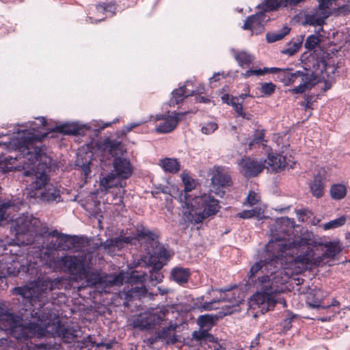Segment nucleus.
I'll list each match as a JSON object with an SVG mask.
<instances>
[{"instance_id": "1", "label": "nucleus", "mask_w": 350, "mask_h": 350, "mask_svg": "<svg viewBox=\"0 0 350 350\" xmlns=\"http://www.w3.org/2000/svg\"><path fill=\"white\" fill-rule=\"evenodd\" d=\"M340 251L338 241L321 243L308 232L293 239L273 237L265 247V259L250 269V279L258 290L250 301V307H258L265 313L276 303L285 306V301L275 296L285 290L284 284L292 275L329 262Z\"/></svg>"}, {"instance_id": "2", "label": "nucleus", "mask_w": 350, "mask_h": 350, "mask_svg": "<svg viewBox=\"0 0 350 350\" xmlns=\"http://www.w3.org/2000/svg\"><path fill=\"white\" fill-rule=\"evenodd\" d=\"M39 219L31 215H23L14 223L16 240L10 242V245H31L28 250L35 249V254L41 264L55 272L69 274L71 281L82 282L80 290L85 286H94L100 293H108L113 286L122 284L124 273L118 274L100 273L95 271L85 258L81 256L64 255L56 256L59 250L57 239L50 236H43L39 232L40 227Z\"/></svg>"}, {"instance_id": "3", "label": "nucleus", "mask_w": 350, "mask_h": 350, "mask_svg": "<svg viewBox=\"0 0 350 350\" xmlns=\"http://www.w3.org/2000/svg\"><path fill=\"white\" fill-rule=\"evenodd\" d=\"M36 121H29L17 124L14 128L12 138L8 142H0L9 151L19 152L15 157L8 156L5 159L9 164L20 161L25 170L27 198H33L48 203L61 202L60 191L53 184L49 183V178L46 173L51 161L43 150L33 146L34 142L41 141L47 135V124L44 117H38Z\"/></svg>"}, {"instance_id": "4", "label": "nucleus", "mask_w": 350, "mask_h": 350, "mask_svg": "<svg viewBox=\"0 0 350 350\" xmlns=\"http://www.w3.org/2000/svg\"><path fill=\"white\" fill-rule=\"evenodd\" d=\"M44 310H38L31 314V320L25 323L19 316L0 308V329L9 332L13 337L23 342L33 336L59 337L66 342L77 337L64 324L61 323L54 312L51 309Z\"/></svg>"}, {"instance_id": "5", "label": "nucleus", "mask_w": 350, "mask_h": 350, "mask_svg": "<svg viewBox=\"0 0 350 350\" xmlns=\"http://www.w3.org/2000/svg\"><path fill=\"white\" fill-rule=\"evenodd\" d=\"M62 278L54 279H40L20 287L13 288L12 293L19 295L25 304L29 303V306H34L36 301L44 304L47 300L49 293L55 288H60L62 284Z\"/></svg>"}, {"instance_id": "6", "label": "nucleus", "mask_w": 350, "mask_h": 350, "mask_svg": "<svg viewBox=\"0 0 350 350\" xmlns=\"http://www.w3.org/2000/svg\"><path fill=\"white\" fill-rule=\"evenodd\" d=\"M183 213L184 219L193 224L202 223L207 217L219 212L220 206L219 201L207 194L196 196Z\"/></svg>"}, {"instance_id": "7", "label": "nucleus", "mask_w": 350, "mask_h": 350, "mask_svg": "<svg viewBox=\"0 0 350 350\" xmlns=\"http://www.w3.org/2000/svg\"><path fill=\"white\" fill-rule=\"evenodd\" d=\"M176 310L175 305H166L150 308L135 317L131 325L134 328L140 329H152L155 325L167 321L170 315L174 314Z\"/></svg>"}, {"instance_id": "8", "label": "nucleus", "mask_w": 350, "mask_h": 350, "mask_svg": "<svg viewBox=\"0 0 350 350\" xmlns=\"http://www.w3.org/2000/svg\"><path fill=\"white\" fill-rule=\"evenodd\" d=\"M317 1L318 9L312 14L307 15L306 18L307 23L318 27L316 30L317 34L309 36L304 43V46L308 50L314 49L321 42L322 36L320 32L323 31L322 25L331 13L329 7L332 6V0Z\"/></svg>"}, {"instance_id": "9", "label": "nucleus", "mask_w": 350, "mask_h": 350, "mask_svg": "<svg viewBox=\"0 0 350 350\" xmlns=\"http://www.w3.org/2000/svg\"><path fill=\"white\" fill-rule=\"evenodd\" d=\"M171 256V253L163 246H158L153 254L150 256L149 264L152 267L150 271V280L159 283L163 280V275L160 270L167 263Z\"/></svg>"}, {"instance_id": "10", "label": "nucleus", "mask_w": 350, "mask_h": 350, "mask_svg": "<svg viewBox=\"0 0 350 350\" xmlns=\"http://www.w3.org/2000/svg\"><path fill=\"white\" fill-rule=\"evenodd\" d=\"M213 291L217 292L219 294V297L213 299L211 301L205 302L202 306V308L204 310H211L217 309L218 307L214 306L216 304L220 302H227L229 305L226 306H238L242 301V297L236 296V293L232 288H219L213 290Z\"/></svg>"}, {"instance_id": "11", "label": "nucleus", "mask_w": 350, "mask_h": 350, "mask_svg": "<svg viewBox=\"0 0 350 350\" xmlns=\"http://www.w3.org/2000/svg\"><path fill=\"white\" fill-rule=\"evenodd\" d=\"M185 113H177L169 111L165 114H158L154 117L155 121H161L156 126V131L159 133H167L172 131L178 125L182 118L185 115Z\"/></svg>"}, {"instance_id": "12", "label": "nucleus", "mask_w": 350, "mask_h": 350, "mask_svg": "<svg viewBox=\"0 0 350 350\" xmlns=\"http://www.w3.org/2000/svg\"><path fill=\"white\" fill-rule=\"evenodd\" d=\"M118 119L114 120L112 122L103 123L100 120H92L90 126L82 125L78 122L65 123L57 126V131L60 133L67 135H79L81 133L83 127L90 129L92 126L94 127V130H103L106 127L111 126L113 123H116Z\"/></svg>"}, {"instance_id": "13", "label": "nucleus", "mask_w": 350, "mask_h": 350, "mask_svg": "<svg viewBox=\"0 0 350 350\" xmlns=\"http://www.w3.org/2000/svg\"><path fill=\"white\" fill-rule=\"evenodd\" d=\"M266 168L269 172H277L283 170L286 167L293 168L295 162L291 159L280 154H269L267 159L264 161Z\"/></svg>"}, {"instance_id": "14", "label": "nucleus", "mask_w": 350, "mask_h": 350, "mask_svg": "<svg viewBox=\"0 0 350 350\" xmlns=\"http://www.w3.org/2000/svg\"><path fill=\"white\" fill-rule=\"evenodd\" d=\"M116 10V8L114 3L104 2L97 4L90 8L89 14L91 16H88V20L90 23L101 21L105 17L112 16Z\"/></svg>"}, {"instance_id": "15", "label": "nucleus", "mask_w": 350, "mask_h": 350, "mask_svg": "<svg viewBox=\"0 0 350 350\" xmlns=\"http://www.w3.org/2000/svg\"><path fill=\"white\" fill-rule=\"evenodd\" d=\"M269 18H266L265 12L260 11L256 14L248 16L243 26V29L250 30L252 34H260L264 31V27Z\"/></svg>"}, {"instance_id": "16", "label": "nucleus", "mask_w": 350, "mask_h": 350, "mask_svg": "<svg viewBox=\"0 0 350 350\" xmlns=\"http://www.w3.org/2000/svg\"><path fill=\"white\" fill-rule=\"evenodd\" d=\"M241 171L247 178L254 177L265 169L264 161H258L250 157L243 159L239 163Z\"/></svg>"}, {"instance_id": "17", "label": "nucleus", "mask_w": 350, "mask_h": 350, "mask_svg": "<svg viewBox=\"0 0 350 350\" xmlns=\"http://www.w3.org/2000/svg\"><path fill=\"white\" fill-rule=\"evenodd\" d=\"M111 170L121 180L129 178L133 173V167L129 159L122 157L115 158Z\"/></svg>"}, {"instance_id": "18", "label": "nucleus", "mask_w": 350, "mask_h": 350, "mask_svg": "<svg viewBox=\"0 0 350 350\" xmlns=\"http://www.w3.org/2000/svg\"><path fill=\"white\" fill-rule=\"evenodd\" d=\"M213 185L218 187H224L231 185V176L227 168L216 167L214 168L211 177Z\"/></svg>"}, {"instance_id": "19", "label": "nucleus", "mask_w": 350, "mask_h": 350, "mask_svg": "<svg viewBox=\"0 0 350 350\" xmlns=\"http://www.w3.org/2000/svg\"><path fill=\"white\" fill-rule=\"evenodd\" d=\"M135 239L132 237H123L120 236L114 239H107L103 243V246L105 250H107V252L112 255L116 250H120L124 247V244H134Z\"/></svg>"}, {"instance_id": "20", "label": "nucleus", "mask_w": 350, "mask_h": 350, "mask_svg": "<svg viewBox=\"0 0 350 350\" xmlns=\"http://www.w3.org/2000/svg\"><path fill=\"white\" fill-rule=\"evenodd\" d=\"M193 86V83L191 81H187L185 84L178 89L174 90L172 92V98L169 101L170 106H175L182 102L185 98L189 96H193L195 91L193 90H189L187 89L189 86Z\"/></svg>"}, {"instance_id": "21", "label": "nucleus", "mask_w": 350, "mask_h": 350, "mask_svg": "<svg viewBox=\"0 0 350 350\" xmlns=\"http://www.w3.org/2000/svg\"><path fill=\"white\" fill-rule=\"evenodd\" d=\"M336 68L334 65L327 64L325 60L318 63V68L314 72L318 80L331 81L334 79Z\"/></svg>"}, {"instance_id": "22", "label": "nucleus", "mask_w": 350, "mask_h": 350, "mask_svg": "<svg viewBox=\"0 0 350 350\" xmlns=\"http://www.w3.org/2000/svg\"><path fill=\"white\" fill-rule=\"evenodd\" d=\"M99 185L101 191H107L113 187H124L125 183H123V180L111 171L103 178H100Z\"/></svg>"}, {"instance_id": "23", "label": "nucleus", "mask_w": 350, "mask_h": 350, "mask_svg": "<svg viewBox=\"0 0 350 350\" xmlns=\"http://www.w3.org/2000/svg\"><path fill=\"white\" fill-rule=\"evenodd\" d=\"M221 100L223 103L231 105L238 116L246 120L250 119L251 115L243 111L242 102L239 98L225 94L221 96Z\"/></svg>"}, {"instance_id": "24", "label": "nucleus", "mask_w": 350, "mask_h": 350, "mask_svg": "<svg viewBox=\"0 0 350 350\" xmlns=\"http://www.w3.org/2000/svg\"><path fill=\"white\" fill-rule=\"evenodd\" d=\"M102 149L105 152L110 154L115 158L120 157L124 151L122 144L118 140L107 139L102 144Z\"/></svg>"}, {"instance_id": "25", "label": "nucleus", "mask_w": 350, "mask_h": 350, "mask_svg": "<svg viewBox=\"0 0 350 350\" xmlns=\"http://www.w3.org/2000/svg\"><path fill=\"white\" fill-rule=\"evenodd\" d=\"M23 266L19 265L16 258L12 260L9 263L0 262V280L6 276H16Z\"/></svg>"}, {"instance_id": "26", "label": "nucleus", "mask_w": 350, "mask_h": 350, "mask_svg": "<svg viewBox=\"0 0 350 350\" xmlns=\"http://www.w3.org/2000/svg\"><path fill=\"white\" fill-rule=\"evenodd\" d=\"M306 74L301 71L292 72L291 70L286 69L282 70V74H279V77L285 85H290L299 81Z\"/></svg>"}, {"instance_id": "27", "label": "nucleus", "mask_w": 350, "mask_h": 350, "mask_svg": "<svg viewBox=\"0 0 350 350\" xmlns=\"http://www.w3.org/2000/svg\"><path fill=\"white\" fill-rule=\"evenodd\" d=\"M176 325L170 324L166 327H163L158 334V338L165 342L166 344H174L177 341L174 331L176 329Z\"/></svg>"}, {"instance_id": "28", "label": "nucleus", "mask_w": 350, "mask_h": 350, "mask_svg": "<svg viewBox=\"0 0 350 350\" xmlns=\"http://www.w3.org/2000/svg\"><path fill=\"white\" fill-rule=\"evenodd\" d=\"M159 166L165 171L172 174H176L180 170V165L174 158H164L159 161Z\"/></svg>"}, {"instance_id": "29", "label": "nucleus", "mask_w": 350, "mask_h": 350, "mask_svg": "<svg viewBox=\"0 0 350 350\" xmlns=\"http://www.w3.org/2000/svg\"><path fill=\"white\" fill-rule=\"evenodd\" d=\"M182 180L185 185V194L180 195V199L183 200V198L185 200V203L187 208H189V204L191 203L189 197L187 196V192L191 191L196 187L194 180L191 178L188 174H183Z\"/></svg>"}, {"instance_id": "30", "label": "nucleus", "mask_w": 350, "mask_h": 350, "mask_svg": "<svg viewBox=\"0 0 350 350\" xmlns=\"http://www.w3.org/2000/svg\"><path fill=\"white\" fill-rule=\"evenodd\" d=\"M300 83L291 90V92L295 94H301L304 92L307 89L310 88L315 83V79H312V76L306 74L302 78L299 79Z\"/></svg>"}, {"instance_id": "31", "label": "nucleus", "mask_w": 350, "mask_h": 350, "mask_svg": "<svg viewBox=\"0 0 350 350\" xmlns=\"http://www.w3.org/2000/svg\"><path fill=\"white\" fill-rule=\"evenodd\" d=\"M323 178V176L319 172L314 176V180L310 185V191L316 198H320L323 194L324 187Z\"/></svg>"}, {"instance_id": "32", "label": "nucleus", "mask_w": 350, "mask_h": 350, "mask_svg": "<svg viewBox=\"0 0 350 350\" xmlns=\"http://www.w3.org/2000/svg\"><path fill=\"white\" fill-rule=\"evenodd\" d=\"M232 51L234 57L240 66L243 68L247 67L252 63L253 56L246 51H237L235 50H232Z\"/></svg>"}, {"instance_id": "33", "label": "nucleus", "mask_w": 350, "mask_h": 350, "mask_svg": "<svg viewBox=\"0 0 350 350\" xmlns=\"http://www.w3.org/2000/svg\"><path fill=\"white\" fill-rule=\"evenodd\" d=\"M193 336L197 340L200 341L201 343H202L203 341L213 342V347H210L211 348H213V350H224L221 346L214 341L213 336L209 334L206 330L199 332H193Z\"/></svg>"}, {"instance_id": "34", "label": "nucleus", "mask_w": 350, "mask_h": 350, "mask_svg": "<svg viewBox=\"0 0 350 350\" xmlns=\"http://www.w3.org/2000/svg\"><path fill=\"white\" fill-rule=\"evenodd\" d=\"M58 247L62 250H70L73 248L76 243V238L64 234L58 239Z\"/></svg>"}, {"instance_id": "35", "label": "nucleus", "mask_w": 350, "mask_h": 350, "mask_svg": "<svg viewBox=\"0 0 350 350\" xmlns=\"http://www.w3.org/2000/svg\"><path fill=\"white\" fill-rule=\"evenodd\" d=\"M189 272L187 269L175 267L172 271V277L177 283L182 284L187 281Z\"/></svg>"}, {"instance_id": "36", "label": "nucleus", "mask_w": 350, "mask_h": 350, "mask_svg": "<svg viewBox=\"0 0 350 350\" xmlns=\"http://www.w3.org/2000/svg\"><path fill=\"white\" fill-rule=\"evenodd\" d=\"M266 12L277 10L280 7H286L285 0H265L262 5H258L257 8H260Z\"/></svg>"}, {"instance_id": "37", "label": "nucleus", "mask_w": 350, "mask_h": 350, "mask_svg": "<svg viewBox=\"0 0 350 350\" xmlns=\"http://www.w3.org/2000/svg\"><path fill=\"white\" fill-rule=\"evenodd\" d=\"M303 43V38H298L296 40L291 41L286 49L282 51V53L288 56L295 55L301 48Z\"/></svg>"}, {"instance_id": "38", "label": "nucleus", "mask_w": 350, "mask_h": 350, "mask_svg": "<svg viewBox=\"0 0 350 350\" xmlns=\"http://www.w3.org/2000/svg\"><path fill=\"white\" fill-rule=\"evenodd\" d=\"M290 29L288 26H284L278 32L268 33L266 35L267 41L269 43H272L280 40L289 33Z\"/></svg>"}, {"instance_id": "39", "label": "nucleus", "mask_w": 350, "mask_h": 350, "mask_svg": "<svg viewBox=\"0 0 350 350\" xmlns=\"http://www.w3.org/2000/svg\"><path fill=\"white\" fill-rule=\"evenodd\" d=\"M347 193L346 187L342 184H336L330 189L331 197L334 200H340L345 198Z\"/></svg>"}, {"instance_id": "40", "label": "nucleus", "mask_w": 350, "mask_h": 350, "mask_svg": "<svg viewBox=\"0 0 350 350\" xmlns=\"http://www.w3.org/2000/svg\"><path fill=\"white\" fill-rule=\"evenodd\" d=\"M346 221L347 217L342 215L337 219L323 224L321 226L323 229L325 230H332L343 226L345 224Z\"/></svg>"}, {"instance_id": "41", "label": "nucleus", "mask_w": 350, "mask_h": 350, "mask_svg": "<svg viewBox=\"0 0 350 350\" xmlns=\"http://www.w3.org/2000/svg\"><path fill=\"white\" fill-rule=\"evenodd\" d=\"M215 321V318L211 314L200 315L197 320V323L200 327L209 328Z\"/></svg>"}, {"instance_id": "42", "label": "nucleus", "mask_w": 350, "mask_h": 350, "mask_svg": "<svg viewBox=\"0 0 350 350\" xmlns=\"http://www.w3.org/2000/svg\"><path fill=\"white\" fill-rule=\"evenodd\" d=\"M275 85L271 82L262 83L260 84V91L264 96H270L271 95L275 90Z\"/></svg>"}, {"instance_id": "43", "label": "nucleus", "mask_w": 350, "mask_h": 350, "mask_svg": "<svg viewBox=\"0 0 350 350\" xmlns=\"http://www.w3.org/2000/svg\"><path fill=\"white\" fill-rule=\"evenodd\" d=\"M264 131H256L254 135V138L249 142L250 148H252L257 144H260L264 142Z\"/></svg>"}, {"instance_id": "44", "label": "nucleus", "mask_w": 350, "mask_h": 350, "mask_svg": "<svg viewBox=\"0 0 350 350\" xmlns=\"http://www.w3.org/2000/svg\"><path fill=\"white\" fill-rule=\"evenodd\" d=\"M218 128L217 124L215 122H208L204 124L201 128L202 133L211 135Z\"/></svg>"}, {"instance_id": "45", "label": "nucleus", "mask_w": 350, "mask_h": 350, "mask_svg": "<svg viewBox=\"0 0 350 350\" xmlns=\"http://www.w3.org/2000/svg\"><path fill=\"white\" fill-rule=\"evenodd\" d=\"M260 200V196L254 191H250L246 198V204L249 206H254Z\"/></svg>"}, {"instance_id": "46", "label": "nucleus", "mask_w": 350, "mask_h": 350, "mask_svg": "<svg viewBox=\"0 0 350 350\" xmlns=\"http://www.w3.org/2000/svg\"><path fill=\"white\" fill-rule=\"evenodd\" d=\"M268 73V68H264V69H251L247 70L244 74L245 78L250 77L253 75L262 76Z\"/></svg>"}, {"instance_id": "47", "label": "nucleus", "mask_w": 350, "mask_h": 350, "mask_svg": "<svg viewBox=\"0 0 350 350\" xmlns=\"http://www.w3.org/2000/svg\"><path fill=\"white\" fill-rule=\"evenodd\" d=\"M144 122H146L145 120L139 121V122H137L129 123L122 128L121 133L122 135H126V133H128L131 131H132V129H133L134 128H135L138 126H140L141 124H142Z\"/></svg>"}, {"instance_id": "48", "label": "nucleus", "mask_w": 350, "mask_h": 350, "mask_svg": "<svg viewBox=\"0 0 350 350\" xmlns=\"http://www.w3.org/2000/svg\"><path fill=\"white\" fill-rule=\"evenodd\" d=\"M256 211L255 209L245 210L237 214V216L243 219H250L256 216Z\"/></svg>"}, {"instance_id": "49", "label": "nucleus", "mask_w": 350, "mask_h": 350, "mask_svg": "<svg viewBox=\"0 0 350 350\" xmlns=\"http://www.w3.org/2000/svg\"><path fill=\"white\" fill-rule=\"evenodd\" d=\"M307 303L310 306V307L313 308H323L321 306V299L319 298H316L315 299H312L311 294L308 295L307 297Z\"/></svg>"}, {"instance_id": "50", "label": "nucleus", "mask_w": 350, "mask_h": 350, "mask_svg": "<svg viewBox=\"0 0 350 350\" xmlns=\"http://www.w3.org/2000/svg\"><path fill=\"white\" fill-rule=\"evenodd\" d=\"M146 291V289L144 288H139V287H135L132 288L131 290H129L126 294V296H133L135 294L142 295L144 294Z\"/></svg>"}, {"instance_id": "51", "label": "nucleus", "mask_w": 350, "mask_h": 350, "mask_svg": "<svg viewBox=\"0 0 350 350\" xmlns=\"http://www.w3.org/2000/svg\"><path fill=\"white\" fill-rule=\"evenodd\" d=\"M64 234L59 232L57 230H53L49 232H44L42 234L43 236H50L51 237H53L55 239H58L62 235Z\"/></svg>"}, {"instance_id": "52", "label": "nucleus", "mask_w": 350, "mask_h": 350, "mask_svg": "<svg viewBox=\"0 0 350 350\" xmlns=\"http://www.w3.org/2000/svg\"><path fill=\"white\" fill-rule=\"evenodd\" d=\"M81 169L84 173L85 178H87L91 172L90 165L89 164H83L81 165Z\"/></svg>"}, {"instance_id": "53", "label": "nucleus", "mask_w": 350, "mask_h": 350, "mask_svg": "<svg viewBox=\"0 0 350 350\" xmlns=\"http://www.w3.org/2000/svg\"><path fill=\"white\" fill-rule=\"evenodd\" d=\"M304 0H285L286 7L288 5H295L299 3L304 1Z\"/></svg>"}, {"instance_id": "54", "label": "nucleus", "mask_w": 350, "mask_h": 350, "mask_svg": "<svg viewBox=\"0 0 350 350\" xmlns=\"http://www.w3.org/2000/svg\"><path fill=\"white\" fill-rule=\"evenodd\" d=\"M196 101L198 103H208L210 100L205 96H198L196 97Z\"/></svg>"}, {"instance_id": "55", "label": "nucleus", "mask_w": 350, "mask_h": 350, "mask_svg": "<svg viewBox=\"0 0 350 350\" xmlns=\"http://www.w3.org/2000/svg\"><path fill=\"white\" fill-rule=\"evenodd\" d=\"M195 91L194 95L202 94L205 91V87L204 85H200L199 87L196 90H193Z\"/></svg>"}, {"instance_id": "56", "label": "nucleus", "mask_w": 350, "mask_h": 350, "mask_svg": "<svg viewBox=\"0 0 350 350\" xmlns=\"http://www.w3.org/2000/svg\"><path fill=\"white\" fill-rule=\"evenodd\" d=\"M259 340H260V335L258 334V335L256 337V338H255L254 340H252V341L251 342V345H250V347H251V348H252V349L255 348V347L258 345V343H259Z\"/></svg>"}, {"instance_id": "57", "label": "nucleus", "mask_w": 350, "mask_h": 350, "mask_svg": "<svg viewBox=\"0 0 350 350\" xmlns=\"http://www.w3.org/2000/svg\"><path fill=\"white\" fill-rule=\"evenodd\" d=\"M157 290L161 295H166L169 292V290L167 288H163L162 286H159L157 288Z\"/></svg>"}, {"instance_id": "58", "label": "nucleus", "mask_w": 350, "mask_h": 350, "mask_svg": "<svg viewBox=\"0 0 350 350\" xmlns=\"http://www.w3.org/2000/svg\"><path fill=\"white\" fill-rule=\"evenodd\" d=\"M219 72H217V73H215L214 75L211 77L209 78V82L210 83H212L214 81H217L219 80Z\"/></svg>"}, {"instance_id": "59", "label": "nucleus", "mask_w": 350, "mask_h": 350, "mask_svg": "<svg viewBox=\"0 0 350 350\" xmlns=\"http://www.w3.org/2000/svg\"><path fill=\"white\" fill-rule=\"evenodd\" d=\"M282 70H284L278 68H274V67L268 68L269 73H275L277 72H280V74H282Z\"/></svg>"}, {"instance_id": "60", "label": "nucleus", "mask_w": 350, "mask_h": 350, "mask_svg": "<svg viewBox=\"0 0 350 350\" xmlns=\"http://www.w3.org/2000/svg\"><path fill=\"white\" fill-rule=\"evenodd\" d=\"M249 96H252L249 93H243V94H240L239 96H236L237 98H239V100H241V102H243L245 98L247 97H249Z\"/></svg>"}, {"instance_id": "61", "label": "nucleus", "mask_w": 350, "mask_h": 350, "mask_svg": "<svg viewBox=\"0 0 350 350\" xmlns=\"http://www.w3.org/2000/svg\"><path fill=\"white\" fill-rule=\"evenodd\" d=\"M305 108L306 109L311 108V103L308 100L306 101V103L305 105Z\"/></svg>"}, {"instance_id": "62", "label": "nucleus", "mask_w": 350, "mask_h": 350, "mask_svg": "<svg viewBox=\"0 0 350 350\" xmlns=\"http://www.w3.org/2000/svg\"><path fill=\"white\" fill-rule=\"evenodd\" d=\"M330 88H331V84L326 82L325 83V88L323 89H324V90H329Z\"/></svg>"}, {"instance_id": "63", "label": "nucleus", "mask_w": 350, "mask_h": 350, "mask_svg": "<svg viewBox=\"0 0 350 350\" xmlns=\"http://www.w3.org/2000/svg\"><path fill=\"white\" fill-rule=\"evenodd\" d=\"M331 305H332V306H338L339 305V302H338V301H336V300H334V301L332 302Z\"/></svg>"}, {"instance_id": "64", "label": "nucleus", "mask_w": 350, "mask_h": 350, "mask_svg": "<svg viewBox=\"0 0 350 350\" xmlns=\"http://www.w3.org/2000/svg\"><path fill=\"white\" fill-rule=\"evenodd\" d=\"M150 232L149 231H146V232H142V234L144 235V236H148V234H150Z\"/></svg>"}]
</instances>
